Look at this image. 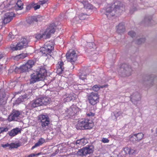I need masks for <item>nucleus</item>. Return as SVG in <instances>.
Here are the masks:
<instances>
[{
	"label": "nucleus",
	"mask_w": 157,
	"mask_h": 157,
	"mask_svg": "<svg viewBox=\"0 0 157 157\" xmlns=\"http://www.w3.org/2000/svg\"><path fill=\"white\" fill-rule=\"evenodd\" d=\"M46 71L44 68L38 69L30 75V84L34 83L44 78L46 75Z\"/></svg>",
	"instance_id": "1"
},
{
	"label": "nucleus",
	"mask_w": 157,
	"mask_h": 157,
	"mask_svg": "<svg viewBox=\"0 0 157 157\" xmlns=\"http://www.w3.org/2000/svg\"><path fill=\"white\" fill-rule=\"evenodd\" d=\"M56 26L54 23L51 24L46 30L44 32H40L35 35V37L37 40H39L42 38L44 39L49 38L51 34L53 33L55 31Z\"/></svg>",
	"instance_id": "2"
},
{
	"label": "nucleus",
	"mask_w": 157,
	"mask_h": 157,
	"mask_svg": "<svg viewBox=\"0 0 157 157\" xmlns=\"http://www.w3.org/2000/svg\"><path fill=\"white\" fill-rule=\"evenodd\" d=\"M93 126V124L91 120L82 118L78 121L76 127L77 129H90Z\"/></svg>",
	"instance_id": "3"
},
{
	"label": "nucleus",
	"mask_w": 157,
	"mask_h": 157,
	"mask_svg": "<svg viewBox=\"0 0 157 157\" xmlns=\"http://www.w3.org/2000/svg\"><path fill=\"white\" fill-rule=\"evenodd\" d=\"M34 62L32 60H29L27 62L24 64L22 65L19 67H16L14 69L15 72H18L19 71L22 72L28 71L33 66Z\"/></svg>",
	"instance_id": "4"
},
{
	"label": "nucleus",
	"mask_w": 157,
	"mask_h": 157,
	"mask_svg": "<svg viewBox=\"0 0 157 157\" xmlns=\"http://www.w3.org/2000/svg\"><path fill=\"white\" fill-rule=\"evenodd\" d=\"M50 99H36L32 101L30 104L32 107H37L43 105H47L49 103Z\"/></svg>",
	"instance_id": "5"
},
{
	"label": "nucleus",
	"mask_w": 157,
	"mask_h": 157,
	"mask_svg": "<svg viewBox=\"0 0 157 157\" xmlns=\"http://www.w3.org/2000/svg\"><path fill=\"white\" fill-rule=\"evenodd\" d=\"M38 120L40 122L42 128H45L50 124V119L47 115L41 114L38 116Z\"/></svg>",
	"instance_id": "6"
},
{
	"label": "nucleus",
	"mask_w": 157,
	"mask_h": 157,
	"mask_svg": "<svg viewBox=\"0 0 157 157\" xmlns=\"http://www.w3.org/2000/svg\"><path fill=\"white\" fill-rule=\"evenodd\" d=\"M94 148L92 145L88 146L86 147L79 149L78 151L77 154L79 155H85L87 154L92 153Z\"/></svg>",
	"instance_id": "7"
},
{
	"label": "nucleus",
	"mask_w": 157,
	"mask_h": 157,
	"mask_svg": "<svg viewBox=\"0 0 157 157\" xmlns=\"http://www.w3.org/2000/svg\"><path fill=\"white\" fill-rule=\"evenodd\" d=\"M66 56L68 61L73 64L77 59V55L74 51H72L71 52L69 51L66 54Z\"/></svg>",
	"instance_id": "8"
},
{
	"label": "nucleus",
	"mask_w": 157,
	"mask_h": 157,
	"mask_svg": "<svg viewBox=\"0 0 157 157\" xmlns=\"http://www.w3.org/2000/svg\"><path fill=\"white\" fill-rule=\"evenodd\" d=\"M20 114L21 113L19 111L13 110L10 115L9 116L8 118V121H17V119L19 118Z\"/></svg>",
	"instance_id": "9"
},
{
	"label": "nucleus",
	"mask_w": 157,
	"mask_h": 157,
	"mask_svg": "<svg viewBox=\"0 0 157 157\" xmlns=\"http://www.w3.org/2000/svg\"><path fill=\"white\" fill-rule=\"evenodd\" d=\"M43 17L40 15L36 16H33L29 17L26 20L27 22L29 24H31L33 23L34 22H37L38 21H42Z\"/></svg>",
	"instance_id": "10"
},
{
	"label": "nucleus",
	"mask_w": 157,
	"mask_h": 157,
	"mask_svg": "<svg viewBox=\"0 0 157 157\" xmlns=\"http://www.w3.org/2000/svg\"><path fill=\"white\" fill-rule=\"evenodd\" d=\"M12 13H6L4 15V17L2 19V23L6 24L9 22L13 18Z\"/></svg>",
	"instance_id": "11"
},
{
	"label": "nucleus",
	"mask_w": 157,
	"mask_h": 157,
	"mask_svg": "<svg viewBox=\"0 0 157 157\" xmlns=\"http://www.w3.org/2000/svg\"><path fill=\"white\" fill-rule=\"evenodd\" d=\"M79 110V109L77 108L75 105H74L67 109L66 111L69 115L72 116L77 113Z\"/></svg>",
	"instance_id": "12"
},
{
	"label": "nucleus",
	"mask_w": 157,
	"mask_h": 157,
	"mask_svg": "<svg viewBox=\"0 0 157 157\" xmlns=\"http://www.w3.org/2000/svg\"><path fill=\"white\" fill-rule=\"evenodd\" d=\"M120 9H121V7H119L118 6H116L113 10L112 9V8L111 7L108 8L106 10V14L107 17L109 15L112 16L115 15L114 13H112L113 12H114L115 13L116 11H117V10H119Z\"/></svg>",
	"instance_id": "13"
},
{
	"label": "nucleus",
	"mask_w": 157,
	"mask_h": 157,
	"mask_svg": "<svg viewBox=\"0 0 157 157\" xmlns=\"http://www.w3.org/2000/svg\"><path fill=\"white\" fill-rule=\"evenodd\" d=\"M144 136V134L142 133L135 134L131 136L130 140L133 142L136 140L140 141L142 139Z\"/></svg>",
	"instance_id": "14"
},
{
	"label": "nucleus",
	"mask_w": 157,
	"mask_h": 157,
	"mask_svg": "<svg viewBox=\"0 0 157 157\" xmlns=\"http://www.w3.org/2000/svg\"><path fill=\"white\" fill-rule=\"evenodd\" d=\"M64 63L62 61H59L57 65L56 72L59 74H61L64 68L63 67Z\"/></svg>",
	"instance_id": "15"
},
{
	"label": "nucleus",
	"mask_w": 157,
	"mask_h": 157,
	"mask_svg": "<svg viewBox=\"0 0 157 157\" xmlns=\"http://www.w3.org/2000/svg\"><path fill=\"white\" fill-rule=\"evenodd\" d=\"M131 71V69L129 66L126 64H123L120 68V71H123V72L126 73L127 75L128 74V72H130Z\"/></svg>",
	"instance_id": "16"
},
{
	"label": "nucleus",
	"mask_w": 157,
	"mask_h": 157,
	"mask_svg": "<svg viewBox=\"0 0 157 157\" xmlns=\"http://www.w3.org/2000/svg\"><path fill=\"white\" fill-rule=\"evenodd\" d=\"M46 46L44 45V46L40 48V52L42 54V55L44 56H48V55H50L51 52L48 51L47 48H46Z\"/></svg>",
	"instance_id": "17"
},
{
	"label": "nucleus",
	"mask_w": 157,
	"mask_h": 157,
	"mask_svg": "<svg viewBox=\"0 0 157 157\" xmlns=\"http://www.w3.org/2000/svg\"><path fill=\"white\" fill-rule=\"evenodd\" d=\"M21 132V130L17 128H15L9 132V135L11 136H14L17 135L19 133Z\"/></svg>",
	"instance_id": "18"
},
{
	"label": "nucleus",
	"mask_w": 157,
	"mask_h": 157,
	"mask_svg": "<svg viewBox=\"0 0 157 157\" xmlns=\"http://www.w3.org/2000/svg\"><path fill=\"white\" fill-rule=\"evenodd\" d=\"M44 45L46 46L45 48H47L48 51L52 53L54 48L53 43L49 41L45 43Z\"/></svg>",
	"instance_id": "19"
},
{
	"label": "nucleus",
	"mask_w": 157,
	"mask_h": 157,
	"mask_svg": "<svg viewBox=\"0 0 157 157\" xmlns=\"http://www.w3.org/2000/svg\"><path fill=\"white\" fill-rule=\"evenodd\" d=\"M117 32L119 33H121L125 31V27L123 23H120L116 26Z\"/></svg>",
	"instance_id": "20"
},
{
	"label": "nucleus",
	"mask_w": 157,
	"mask_h": 157,
	"mask_svg": "<svg viewBox=\"0 0 157 157\" xmlns=\"http://www.w3.org/2000/svg\"><path fill=\"white\" fill-rule=\"evenodd\" d=\"M45 142V140L44 139L41 138H40L38 140V142L36 143L35 145L33 146L32 148L31 149L33 150L36 147H39L41 145H42L43 143H44Z\"/></svg>",
	"instance_id": "21"
},
{
	"label": "nucleus",
	"mask_w": 157,
	"mask_h": 157,
	"mask_svg": "<svg viewBox=\"0 0 157 157\" xmlns=\"http://www.w3.org/2000/svg\"><path fill=\"white\" fill-rule=\"evenodd\" d=\"M22 45L20 42L18 43L16 46L11 47V48L13 51L21 50L24 47L23 45Z\"/></svg>",
	"instance_id": "22"
},
{
	"label": "nucleus",
	"mask_w": 157,
	"mask_h": 157,
	"mask_svg": "<svg viewBox=\"0 0 157 157\" xmlns=\"http://www.w3.org/2000/svg\"><path fill=\"white\" fill-rule=\"evenodd\" d=\"M82 2L85 8L88 9H93V6L87 2L83 1Z\"/></svg>",
	"instance_id": "23"
},
{
	"label": "nucleus",
	"mask_w": 157,
	"mask_h": 157,
	"mask_svg": "<svg viewBox=\"0 0 157 157\" xmlns=\"http://www.w3.org/2000/svg\"><path fill=\"white\" fill-rule=\"evenodd\" d=\"M107 86L108 85H105L103 86L95 85L92 87V89L93 90L97 92L101 88L107 87Z\"/></svg>",
	"instance_id": "24"
},
{
	"label": "nucleus",
	"mask_w": 157,
	"mask_h": 157,
	"mask_svg": "<svg viewBox=\"0 0 157 157\" xmlns=\"http://www.w3.org/2000/svg\"><path fill=\"white\" fill-rule=\"evenodd\" d=\"M87 16V15L86 14L81 13L80 15H79V17H76L74 18L73 19V20L75 21V22L77 23L78 22L77 21H76L75 22V20L76 19H78V18L81 20H84L86 18Z\"/></svg>",
	"instance_id": "25"
},
{
	"label": "nucleus",
	"mask_w": 157,
	"mask_h": 157,
	"mask_svg": "<svg viewBox=\"0 0 157 157\" xmlns=\"http://www.w3.org/2000/svg\"><path fill=\"white\" fill-rule=\"evenodd\" d=\"M129 148L128 147H126L123 148L121 151V154L123 156H124L127 154H129Z\"/></svg>",
	"instance_id": "26"
},
{
	"label": "nucleus",
	"mask_w": 157,
	"mask_h": 157,
	"mask_svg": "<svg viewBox=\"0 0 157 157\" xmlns=\"http://www.w3.org/2000/svg\"><path fill=\"white\" fill-rule=\"evenodd\" d=\"M16 5L17 8L18 10H21L23 8V3L21 0H18Z\"/></svg>",
	"instance_id": "27"
},
{
	"label": "nucleus",
	"mask_w": 157,
	"mask_h": 157,
	"mask_svg": "<svg viewBox=\"0 0 157 157\" xmlns=\"http://www.w3.org/2000/svg\"><path fill=\"white\" fill-rule=\"evenodd\" d=\"M10 4L9 3L8 1L6 0L4 1L3 3L1 5L0 8L1 9H2L4 8H6L8 7Z\"/></svg>",
	"instance_id": "28"
},
{
	"label": "nucleus",
	"mask_w": 157,
	"mask_h": 157,
	"mask_svg": "<svg viewBox=\"0 0 157 157\" xmlns=\"http://www.w3.org/2000/svg\"><path fill=\"white\" fill-rule=\"evenodd\" d=\"M98 99H88L89 102L92 105H94L98 102Z\"/></svg>",
	"instance_id": "29"
},
{
	"label": "nucleus",
	"mask_w": 157,
	"mask_h": 157,
	"mask_svg": "<svg viewBox=\"0 0 157 157\" xmlns=\"http://www.w3.org/2000/svg\"><path fill=\"white\" fill-rule=\"evenodd\" d=\"M20 146V144L19 143H17L16 144L11 143V144H10V149L17 148Z\"/></svg>",
	"instance_id": "30"
},
{
	"label": "nucleus",
	"mask_w": 157,
	"mask_h": 157,
	"mask_svg": "<svg viewBox=\"0 0 157 157\" xmlns=\"http://www.w3.org/2000/svg\"><path fill=\"white\" fill-rule=\"evenodd\" d=\"M89 98H93L94 97L98 98V95L97 93L91 92L88 95Z\"/></svg>",
	"instance_id": "31"
},
{
	"label": "nucleus",
	"mask_w": 157,
	"mask_h": 157,
	"mask_svg": "<svg viewBox=\"0 0 157 157\" xmlns=\"http://www.w3.org/2000/svg\"><path fill=\"white\" fill-rule=\"evenodd\" d=\"M137 152V151L134 148H129V155H132Z\"/></svg>",
	"instance_id": "32"
},
{
	"label": "nucleus",
	"mask_w": 157,
	"mask_h": 157,
	"mask_svg": "<svg viewBox=\"0 0 157 157\" xmlns=\"http://www.w3.org/2000/svg\"><path fill=\"white\" fill-rule=\"evenodd\" d=\"M8 130L9 128L7 127H0V134L5 132H6Z\"/></svg>",
	"instance_id": "33"
},
{
	"label": "nucleus",
	"mask_w": 157,
	"mask_h": 157,
	"mask_svg": "<svg viewBox=\"0 0 157 157\" xmlns=\"http://www.w3.org/2000/svg\"><path fill=\"white\" fill-rule=\"evenodd\" d=\"M22 45L24 47H26L27 46L28 44V42L26 39L25 38H23L22 39L21 41V42Z\"/></svg>",
	"instance_id": "34"
},
{
	"label": "nucleus",
	"mask_w": 157,
	"mask_h": 157,
	"mask_svg": "<svg viewBox=\"0 0 157 157\" xmlns=\"http://www.w3.org/2000/svg\"><path fill=\"white\" fill-rule=\"evenodd\" d=\"M81 142V145H84L87 142V139L85 138L80 139Z\"/></svg>",
	"instance_id": "35"
},
{
	"label": "nucleus",
	"mask_w": 157,
	"mask_h": 157,
	"mask_svg": "<svg viewBox=\"0 0 157 157\" xmlns=\"http://www.w3.org/2000/svg\"><path fill=\"white\" fill-rule=\"evenodd\" d=\"M27 56V55L26 54L24 53H22L21 54L17 56L18 58L21 59H23L25 58Z\"/></svg>",
	"instance_id": "36"
},
{
	"label": "nucleus",
	"mask_w": 157,
	"mask_h": 157,
	"mask_svg": "<svg viewBox=\"0 0 157 157\" xmlns=\"http://www.w3.org/2000/svg\"><path fill=\"white\" fill-rule=\"evenodd\" d=\"M145 40L144 38H141L139 40H138L137 41V44H142L143 43H144V42H145Z\"/></svg>",
	"instance_id": "37"
},
{
	"label": "nucleus",
	"mask_w": 157,
	"mask_h": 157,
	"mask_svg": "<svg viewBox=\"0 0 157 157\" xmlns=\"http://www.w3.org/2000/svg\"><path fill=\"white\" fill-rule=\"evenodd\" d=\"M48 2V0H40L39 3L40 5H43L46 3Z\"/></svg>",
	"instance_id": "38"
},
{
	"label": "nucleus",
	"mask_w": 157,
	"mask_h": 157,
	"mask_svg": "<svg viewBox=\"0 0 157 157\" xmlns=\"http://www.w3.org/2000/svg\"><path fill=\"white\" fill-rule=\"evenodd\" d=\"M121 114V113L120 111H118L117 113H116L114 114V116L115 117L113 118L114 119H116L117 117L120 116Z\"/></svg>",
	"instance_id": "39"
},
{
	"label": "nucleus",
	"mask_w": 157,
	"mask_h": 157,
	"mask_svg": "<svg viewBox=\"0 0 157 157\" xmlns=\"http://www.w3.org/2000/svg\"><path fill=\"white\" fill-rule=\"evenodd\" d=\"M17 99L15 102V103H14V104H19L22 101V100L23 99Z\"/></svg>",
	"instance_id": "40"
},
{
	"label": "nucleus",
	"mask_w": 157,
	"mask_h": 157,
	"mask_svg": "<svg viewBox=\"0 0 157 157\" xmlns=\"http://www.w3.org/2000/svg\"><path fill=\"white\" fill-rule=\"evenodd\" d=\"M128 34L132 37H134L136 35L135 33L134 32L132 31H129L128 33Z\"/></svg>",
	"instance_id": "41"
},
{
	"label": "nucleus",
	"mask_w": 157,
	"mask_h": 157,
	"mask_svg": "<svg viewBox=\"0 0 157 157\" xmlns=\"http://www.w3.org/2000/svg\"><path fill=\"white\" fill-rule=\"evenodd\" d=\"M130 100L135 105H136L137 104V101L136 100V99H131Z\"/></svg>",
	"instance_id": "42"
},
{
	"label": "nucleus",
	"mask_w": 157,
	"mask_h": 157,
	"mask_svg": "<svg viewBox=\"0 0 157 157\" xmlns=\"http://www.w3.org/2000/svg\"><path fill=\"white\" fill-rule=\"evenodd\" d=\"M101 141L104 143H108L109 142V140L107 138H103L102 139Z\"/></svg>",
	"instance_id": "43"
},
{
	"label": "nucleus",
	"mask_w": 157,
	"mask_h": 157,
	"mask_svg": "<svg viewBox=\"0 0 157 157\" xmlns=\"http://www.w3.org/2000/svg\"><path fill=\"white\" fill-rule=\"evenodd\" d=\"M1 146L4 148H6V147H8L10 149V144L8 143H6L5 144H2Z\"/></svg>",
	"instance_id": "44"
},
{
	"label": "nucleus",
	"mask_w": 157,
	"mask_h": 157,
	"mask_svg": "<svg viewBox=\"0 0 157 157\" xmlns=\"http://www.w3.org/2000/svg\"><path fill=\"white\" fill-rule=\"evenodd\" d=\"M35 6H33V8L34 10H36L38 9H39L40 7V5H36Z\"/></svg>",
	"instance_id": "45"
},
{
	"label": "nucleus",
	"mask_w": 157,
	"mask_h": 157,
	"mask_svg": "<svg viewBox=\"0 0 157 157\" xmlns=\"http://www.w3.org/2000/svg\"><path fill=\"white\" fill-rule=\"evenodd\" d=\"M12 33H10L8 37L10 38V40H12L14 38V36H12Z\"/></svg>",
	"instance_id": "46"
},
{
	"label": "nucleus",
	"mask_w": 157,
	"mask_h": 157,
	"mask_svg": "<svg viewBox=\"0 0 157 157\" xmlns=\"http://www.w3.org/2000/svg\"><path fill=\"white\" fill-rule=\"evenodd\" d=\"M86 114L89 117L94 116V113H92L91 112L87 113Z\"/></svg>",
	"instance_id": "47"
},
{
	"label": "nucleus",
	"mask_w": 157,
	"mask_h": 157,
	"mask_svg": "<svg viewBox=\"0 0 157 157\" xmlns=\"http://www.w3.org/2000/svg\"><path fill=\"white\" fill-rule=\"evenodd\" d=\"M76 144L77 145L78 144H79V145H81V142L80 139L77 140L76 141Z\"/></svg>",
	"instance_id": "48"
},
{
	"label": "nucleus",
	"mask_w": 157,
	"mask_h": 157,
	"mask_svg": "<svg viewBox=\"0 0 157 157\" xmlns=\"http://www.w3.org/2000/svg\"><path fill=\"white\" fill-rule=\"evenodd\" d=\"M73 94H74L72 93L71 94V95H70V96H67V98H75V97H74L73 96H72L73 95Z\"/></svg>",
	"instance_id": "49"
},
{
	"label": "nucleus",
	"mask_w": 157,
	"mask_h": 157,
	"mask_svg": "<svg viewBox=\"0 0 157 157\" xmlns=\"http://www.w3.org/2000/svg\"><path fill=\"white\" fill-rule=\"evenodd\" d=\"M36 155L35 154H32L28 156V157H33V156H35Z\"/></svg>",
	"instance_id": "50"
},
{
	"label": "nucleus",
	"mask_w": 157,
	"mask_h": 157,
	"mask_svg": "<svg viewBox=\"0 0 157 157\" xmlns=\"http://www.w3.org/2000/svg\"><path fill=\"white\" fill-rule=\"evenodd\" d=\"M3 99H0V105L3 104H4L5 103H2V101Z\"/></svg>",
	"instance_id": "51"
},
{
	"label": "nucleus",
	"mask_w": 157,
	"mask_h": 157,
	"mask_svg": "<svg viewBox=\"0 0 157 157\" xmlns=\"http://www.w3.org/2000/svg\"><path fill=\"white\" fill-rule=\"evenodd\" d=\"M4 120V118L1 117H0V121H3Z\"/></svg>",
	"instance_id": "52"
},
{
	"label": "nucleus",
	"mask_w": 157,
	"mask_h": 157,
	"mask_svg": "<svg viewBox=\"0 0 157 157\" xmlns=\"http://www.w3.org/2000/svg\"><path fill=\"white\" fill-rule=\"evenodd\" d=\"M80 79H82V80H83L85 78V77H82L81 76L80 77Z\"/></svg>",
	"instance_id": "53"
},
{
	"label": "nucleus",
	"mask_w": 157,
	"mask_h": 157,
	"mask_svg": "<svg viewBox=\"0 0 157 157\" xmlns=\"http://www.w3.org/2000/svg\"><path fill=\"white\" fill-rule=\"evenodd\" d=\"M3 57V56L0 53V59H2Z\"/></svg>",
	"instance_id": "54"
},
{
	"label": "nucleus",
	"mask_w": 157,
	"mask_h": 157,
	"mask_svg": "<svg viewBox=\"0 0 157 157\" xmlns=\"http://www.w3.org/2000/svg\"><path fill=\"white\" fill-rule=\"evenodd\" d=\"M20 93L19 92H17V93H15V95H14V97L13 98H14L15 97V95H16V94H19Z\"/></svg>",
	"instance_id": "55"
},
{
	"label": "nucleus",
	"mask_w": 157,
	"mask_h": 157,
	"mask_svg": "<svg viewBox=\"0 0 157 157\" xmlns=\"http://www.w3.org/2000/svg\"><path fill=\"white\" fill-rule=\"evenodd\" d=\"M30 6H27V7H26V8L27 9H30Z\"/></svg>",
	"instance_id": "56"
},
{
	"label": "nucleus",
	"mask_w": 157,
	"mask_h": 157,
	"mask_svg": "<svg viewBox=\"0 0 157 157\" xmlns=\"http://www.w3.org/2000/svg\"><path fill=\"white\" fill-rule=\"evenodd\" d=\"M40 153H38L37 154H35V155H36H36H40Z\"/></svg>",
	"instance_id": "57"
},
{
	"label": "nucleus",
	"mask_w": 157,
	"mask_h": 157,
	"mask_svg": "<svg viewBox=\"0 0 157 157\" xmlns=\"http://www.w3.org/2000/svg\"><path fill=\"white\" fill-rule=\"evenodd\" d=\"M147 20H148V21H151V20L149 18H146V20L147 21Z\"/></svg>",
	"instance_id": "58"
},
{
	"label": "nucleus",
	"mask_w": 157,
	"mask_h": 157,
	"mask_svg": "<svg viewBox=\"0 0 157 157\" xmlns=\"http://www.w3.org/2000/svg\"><path fill=\"white\" fill-rule=\"evenodd\" d=\"M2 68V65L0 66V71H1Z\"/></svg>",
	"instance_id": "59"
},
{
	"label": "nucleus",
	"mask_w": 157,
	"mask_h": 157,
	"mask_svg": "<svg viewBox=\"0 0 157 157\" xmlns=\"http://www.w3.org/2000/svg\"><path fill=\"white\" fill-rule=\"evenodd\" d=\"M2 97V98H5V97L3 96Z\"/></svg>",
	"instance_id": "60"
}]
</instances>
